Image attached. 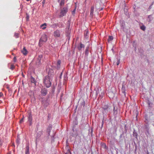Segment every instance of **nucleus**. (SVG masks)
Instances as JSON below:
<instances>
[{"label":"nucleus","instance_id":"1","mask_svg":"<svg viewBox=\"0 0 154 154\" xmlns=\"http://www.w3.org/2000/svg\"><path fill=\"white\" fill-rule=\"evenodd\" d=\"M44 83L47 88H49L51 86V82L50 80L49 77H45L44 80Z\"/></svg>","mask_w":154,"mask_h":154},{"label":"nucleus","instance_id":"2","mask_svg":"<svg viewBox=\"0 0 154 154\" xmlns=\"http://www.w3.org/2000/svg\"><path fill=\"white\" fill-rule=\"evenodd\" d=\"M68 11V9L66 7H64L61 9L60 13V17H62L65 16Z\"/></svg>","mask_w":154,"mask_h":154},{"label":"nucleus","instance_id":"3","mask_svg":"<svg viewBox=\"0 0 154 154\" xmlns=\"http://www.w3.org/2000/svg\"><path fill=\"white\" fill-rule=\"evenodd\" d=\"M47 40V36L46 35H42L39 40V43L44 42H45Z\"/></svg>","mask_w":154,"mask_h":154},{"label":"nucleus","instance_id":"4","mask_svg":"<svg viewBox=\"0 0 154 154\" xmlns=\"http://www.w3.org/2000/svg\"><path fill=\"white\" fill-rule=\"evenodd\" d=\"M48 93V90L45 88L42 89L41 91V94L42 96H45Z\"/></svg>","mask_w":154,"mask_h":154},{"label":"nucleus","instance_id":"5","mask_svg":"<svg viewBox=\"0 0 154 154\" xmlns=\"http://www.w3.org/2000/svg\"><path fill=\"white\" fill-rule=\"evenodd\" d=\"M54 36L55 37H59L60 35V32L59 30H56L54 32Z\"/></svg>","mask_w":154,"mask_h":154},{"label":"nucleus","instance_id":"6","mask_svg":"<svg viewBox=\"0 0 154 154\" xmlns=\"http://www.w3.org/2000/svg\"><path fill=\"white\" fill-rule=\"evenodd\" d=\"M28 118V121L30 123V125H31L32 124V116L31 114L29 113V114Z\"/></svg>","mask_w":154,"mask_h":154},{"label":"nucleus","instance_id":"7","mask_svg":"<svg viewBox=\"0 0 154 154\" xmlns=\"http://www.w3.org/2000/svg\"><path fill=\"white\" fill-rule=\"evenodd\" d=\"M94 6H92L91 7V11H90V16L91 17H93L94 11Z\"/></svg>","mask_w":154,"mask_h":154},{"label":"nucleus","instance_id":"8","mask_svg":"<svg viewBox=\"0 0 154 154\" xmlns=\"http://www.w3.org/2000/svg\"><path fill=\"white\" fill-rule=\"evenodd\" d=\"M22 53L25 55H27L28 53V51L26 49L25 47H24L22 50L21 51Z\"/></svg>","mask_w":154,"mask_h":154},{"label":"nucleus","instance_id":"9","mask_svg":"<svg viewBox=\"0 0 154 154\" xmlns=\"http://www.w3.org/2000/svg\"><path fill=\"white\" fill-rule=\"evenodd\" d=\"M102 108H103V109L104 110V111H103V113H104V112H106L108 111V106L107 105H104L103 106Z\"/></svg>","mask_w":154,"mask_h":154},{"label":"nucleus","instance_id":"10","mask_svg":"<svg viewBox=\"0 0 154 154\" xmlns=\"http://www.w3.org/2000/svg\"><path fill=\"white\" fill-rule=\"evenodd\" d=\"M85 47L84 45L80 43V45L78 47V48L79 50H81L82 48H84Z\"/></svg>","mask_w":154,"mask_h":154},{"label":"nucleus","instance_id":"11","mask_svg":"<svg viewBox=\"0 0 154 154\" xmlns=\"http://www.w3.org/2000/svg\"><path fill=\"white\" fill-rule=\"evenodd\" d=\"M47 26V24L46 23H44L42 24L41 26V27L43 29H44L46 28V26Z\"/></svg>","mask_w":154,"mask_h":154},{"label":"nucleus","instance_id":"12","mask_svg":"<svg viewBox=\"0 0 154 154\" xmlns=\"http://www.w3.org/2000/svg\"><path fill=\"white\" fill-rule=\"evenodd\" d=\"M113 39V37L112 36H109L108 39V41L109 42L112 41Z\"/></svg>","mask_w":154,"mask_h":154},{"label":"nucleus","instance_id":"13","mask_svg":"<svg viewBox=\"0 0 154 154\" xmlns=\"http://www.w3.org/2000/svg\"><path fill=\"white\" fill-rule=\"evenodd\" d=\"M125 88L124 86L123 85L122 89V92L125 95Z\"/></svg>","mask_w":154,"mask_h":154},{"label":"nucleus","instance_id":"14","mask_svg":"<svg viewBox=\"0 0 154 154\" xmlns=\"http://www.w3.org/2000/svg\"><path fill=\"white\" fill-rule=\"evenodd\" d=\"M88 49H89V47H88L86 48V49L85 50V54L87 55L88 54V53H89Z\"/></svg>","mask_w":154,"mask_h":154},{"label":"nucleus","instance_id":"15","mask_svg":"<svg viewBox=\"0 0 154 154\" xmlns=\"http://www.w3.org/2000/svg\"><path fill=\"white\" fill-rule=\"evenodd\" d=\"M25 153L26 154H29V147L28 146L26 147V151Z\"/></svg>","mask_w":154,"mask_h":154},{"label":"nucleus","instance_id":"16","mask_svg":"<svg viewBox=\"0 0 154 154\" xmlns=\"http://www.w3.org/2000/svg\"><path fill=\"white\" fill-rule=\"evenodd\" d=\"M109 96L110 98L111 97L112 98L114 96V94L112 92H110L109 94Z\"/></svg>","mask_w":154,"mask_h":154},{"label":"nucleus","instance_id":"17","mask_svg":"<svg viewBox=\"0 0 154 154\" xmlns=\"http://www.w3.org/2000/svg\"><path fill=\"white\" fill-rule=\"evenodd\" d=\"M65 0H61L60 3V6L63 5L64 4Z\"/></svg>","mask_w":154,"mask_h":154},{"label":"nucleus","instance_id":"18","mask_svg":"<svg viewBox=\"0 0 154 154\" xmlns=\"http://www.w3.org/2000/svg\"><path fill=\"white\" fill-rule=\"evenodd\" d=\"M101 146L102 148H103L105 149H106L107 148V146H106V144L104 143H102V144L101 145Z\"/></svg>","mask_w":154,"mask_h":154},{"label":"nucleus","instance_id":"19","mask_svg":"<svg viewBox=\"0 0 154 154\" xmlns=\"http://www.w3.org/2000/svg\"><path fill=\"white\" fill-rule=\"evenodd\" d=\"M61 63V61L60 60H58L57 62V67L58 68H59V66L60 65V64Z\"/></svg>","mask_w":154,"mask_h":154},{"label":"nucleus","instance_id":"20","mask_svg":"<svg viewBox=\"0 0 154 154\" xmlns=\"http://www.w3.org/2000/svg\"><path fill=\"white\" fill-rule=\"evenodd\" d=\"M31 81L32 82L34 83H35L36 82L35 79L32 77L31 79Z\"/></svg>","mask_w":154,"mask_h":154},{"label":"nucleus","instance_id":"21","mask_svg":"<svg viewBox=\"0 0 154 154\" xmlns=\"http://www.w3.org/2000/svg\"><path fill=\"white\" fill-rule=\"evenodd\" d=\"M14 35L16 38H18L19 37V34L18 33H15Z\"/></svg>","mask_w":154,"mask_h":154},{"label":"nucleus","instance_id":"22","mask_svg":"<svg viewBox=\"0 0 154 154\" xmlns=\"http://www.w3.org/2000/svg\"><path fill=\"white\" fill-rule=\"evenodd\" d=\"M29 18V16L27 14H26V20L27 21H28Z\"/></svg>","mask_w":154,"mask_h":154},{"label":"nucleus","instance_id":"23","mask_svg":"<svg viewBox=\"0 0 154 154\" xmlns=\"http://www.w3.org/2000/svg\"><path fill=\"white\" fill-rule=\"evenodd\" d=\"M141 29L143 30H145V27L144 26H142L141 27Z\"/></svg>","mask_w":154,"mask_h":154},{"label":"nucleus","instance_id":"24","mask_svg":"<svg viewBox=\"0 0 154 154\" xmlns=\"http://www.w3.org/2000/svg\"><path fill=\"white\" fill-rule=\"evenodd\" d=\"M23 118L20 120V123H21L23 122Z\"/></svg>","mask_w":154,"mask_h":154},{"label":"nucleus","instance_id":"25","mask_svg":"<svg viewBox=\"0 0 154 154\" xmlns=\"http://www.w3.org/2000/svg\"><path fill=\"white\" fill-rule=\"evenodd\" d=\"M120 63V60H118L117 62L116 63L117 65L118 66Z\"/></svg>","mask_w":154,"mask_h":154},{"label":"nucleus","instance_id":"26","mask_svg":"<svg viewBox=\"0 0 154 154\" xmlns=\"http://www.w3.org/2000/svg\"><path fill=\"white\" fill-rule=\"evenodd\" d=\"M75 8L74 10L72 12V14H75Z\"/></svg>","mask_w":154,"mask_h":154},{"label":"nucleus","instance_id":"27","mask_svg":"<svg viewBox=\"0 0 154 154\" xmlns=\"http://www.w3.org/2000/svg\"><path fill=\"white\" fill-rule=\"evenodd\" d=\"M3 96V94L2 92L0 93V97H1Z\"/></svg>","mask_w":154,"mask_h":154},{"label":"nucleus","instance_id":"28","mask_svg":"<svg viewBox=\"0 0 154 154\" xmlns=\"http://www.w3.org/2000/svg\"><path fill=\"white\" fill-rule=\"evenodd\" d=\"M16 57H14V60L15 62H16Z\"/></svg>","mask_w":154,"mask_h":154},{"label":"nucleus","instance_id":"29","mask_svg":"<svg viewBox=\"0 0 154 154\" xmlns=\"http://www.w3.org/2000/svg\"><path fill=\"white\" fill-rule=\"evenodd\" d=\"M14 68V67L13 66L11 65V69H13Z\"/></svg>","mask_w":154,"mask_h":154},{"label":"nucleus","instance_id":"30","mask_svg":"<svg viewBox=\"0 0 154 154\" xmlns=\"http://www.w3.org/2000/svg\"><path fill=\"white\" fill-rule=\"evenodd\" d=\"M103 122H104L103 121L102 122V126H103Z\"/></svg>","mask_w":154,"mask_h":154},{"label":"nucleus","instance_id":"31","mask_svg":"<svg viewBox=\"0 0 154 154\" xmlns=\"http://www.w3.org/2000/svg\"><path fill=\"white\" fill-rule=\"evenodd\" d=\"M18 141H18V140H17V143H18Z\"/></svg>","mask_w":154,"mask_h":154},{"label":"nucleus","instance_id":"32","mask_svg":"<svg viewBox=\"0 0 154 154\" xmlns=\"http://www.w3.org/2000/svg\"><path fill=\"white\" fill-rule=\"evenodd\" d=\"M88 32L87 31V32H86V35H87V33H88Z\"/></svg>","mask_w":154,"mask_h":154},{"label":"nucleus","instance_id":"33","mask_svg":"<svg viewBox=\"0 0 154 154\" xmlns=\"http://www.w3.org/2000/svg\"><path fill=\"white\" fill-rule=\"evenodd\" d=\"M30 0H26V1H29Z\"/></svg>","mask_w":154,"mask_h":154},{"label":"nucleus","instance_id":"34","mask_svg":"<svg viewBox=\"0 0 154 154\" xmlns=\"http://www.w3.org/2000/svg\"><path fill=\"white\" fill-rule=\"evenodd\" d=\"M1 145H0V146H1Z\"/></svg>","mask_w":154,"mask_h":154}]
</instances>
